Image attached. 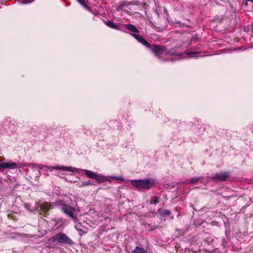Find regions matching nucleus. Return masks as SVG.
<instances>
[{
	"label": "nucleus",
	"instance_id": "23",
	"mask_svg": "<svg viewBox=\"0 0 253 253\" xmlns=\"http://www.w3.org/2000/svg\"><path fill=\"white\" fill-rule=\"evenodd\" d=\"M186 54L187 55H190V56H195V54H196V52L190 51V52H187Z\"/></svg>",
	"mask_w": 253,
	"mask_h": 253
},
{
	"label": "nucleus",
	"instance_id": "16",
	"mask_svg": "<svg viewBox=\"0 0 253 253\" xmlns=\"http://www.w3.org/2000/svg\"><path fill=\"white\" fill-rule=\"evenodd\" d=\"M89 185H94V183L91 182L90 180H87L86 181H83L81 183V185L79 186L80 187L86 186Z\"/></svg>",
	"mask_w": 253,
	"mask_h": 253
},
{
	"label": "nucleus",
	"instance_id": "25",
	"mask_svg": "<svg viewBox=\"0 0 253 253\" xmlns=\"http://www.w3.org/2000/svg\"><path fill=\"white\" fill-rule=\"evenodd\" d=\"M247 1H252L253 2V0H247Z\"/></svg>",
	"mask_w": 253,
	"mask_h": 253
},
{
	"label": "nucleus",
	"instance_id": "4",
	"mask_svg": "<svg viewBox=\"0 0 253 253\" xmlns=\"http://www.w3.org/2000/svg\"><path fill=\"white\" fill-rule=\"evenodd\" d=\"M46 170H49L50 171H52L53 169H58L62 170L63 171H71V172H76L77 171V169L75 168H73L71 167H66L63 166H58L57 165L55 167H50V166H45Z\"/></svg>",
	"mask_w": 253,
	"mask_h": 253
},
{
	"label": "nucleus",
	"instance_id": "7",
	"mask_svg": "<svg viewBox=\"0 0 253 253\" xmlns=\"http://www.w3.org/2000/svg\"><path fill=\"white\" fill-rule=\"evenodd\" d=\"M51 209V205L47 202L42 203L36 206V210L40 212V214H46Z\"/></svg>",
	"mask_w": 253,
	"mask_h": 253
},
{
	"label": "nucleus",
	"instance_id": "6",
	"mask_svg": "<svg viewBox=\"0 0 253 253\" xmlns=\"http://www.w3.org/2000/svg\"><path fill=\"white\" fill-rule=\"evenodd\" d=\"M152 51L155 54V56L160 58L161 55L167 51V48L163 45H160L158 44H154Z\"/></svg>",
	"mask_w": 253,
	"mask_h": 253
},
{
	"label": "nucleus",
	"instance_id": "1",
	"mask_svg": "<svg viewBox=\"0 0 253 253\" xmlns=\"http://www.w3.org/2000/svg\"><path fill=\"white\" fill-rule=\"evenodd\" d=\"M58 204L60 206V209L63 213L72 220L75 222L77 221L78 218L76 213V209L74 208L65 204L62 201H58Z\"/></svg>",
	"mask_w": 253,
	"mask_h": 253
},
{
	"label": "nucleus",
	"instance_id": "3",
	"mask_svg": "<svg viewBox=\"0 0 253 253\" xmlns=\"http://www.w3.org/2000/svg\"><path fill=\"white\" fill-rule=\"evenodd\" d=\"M54 242H57L60 244L68 245L73 244V241L69 238L66 235L63 233H58L52 237Z\"/></svg>",
	"mask_w": 253,
	"mask_h": 253
},
{
	"label": "nucleus",
	"instance_id": "26",
	"mask_svg": "<svg viewBox=\"0 0 253 253\" xmlns=\"http://www.w3.org/2000/svg\"><path fill=\"white\" fill-rule=\"evenodd\" d=\"M252 29H253V24H252Z\"/></svg>",
	"mask_w": 253,
	"mask_h": 253
},
{
	"label": "nucleus",
	"instance_id": "22",
	"mask_svg": "<svg viewBox=\"0 0 253 253\" xmlns=\"http://www.w3.org/2000/svg\"><path fill=\"white\" fill-rule=\"evenodd\" d=\"M75 228L77 230L82 231V229L81 228V224L80 223L77 224L75 225Z\"/></svg>",
	"mask_w": 253,
	"mask_h": 253
},
{
	"label": "nucleus",
	"instance_id": "5",
	"mask_svg": "<svg viewBox=\"0 0 253 253\" xmlns=\"http://www.w3.org/2000/svg\"><path fill=\"white\" fill-rule=\"evenodd\" d=\"M84 173L88 177L96 179L98 183L103 182L106 181L105 177L98 175L91 170L85 169L84 170Z\"/></svg>",
	"mask_w": 253,
	"mask_h": 253
},
{
	"label": "nucleus",
	"instance_id": "2",
	"mask_svg": "<svg viewBox=\"0 0 253 253\" xmlns=\"http://www.w3.org/2000/svg\"><path fill=\"white\" fill-rule=\"evenodd\" d=\"M153 181L149 179L134 180L131 182L132 184L139 189H149L153 184Z\"/></svg>",
	"mask_w": 253,
	"mask_h": 253
},
{
	"label": "nucleus",
	"instance_id": "9",
	"mask_svg": "<svg viewBox=\"0 0 253 253\" xmlns=\"http://www.w3.org/2000/svg\"><path fill=\"white\" fill-rule=\"evenodd\" d=\"M20 167L19 164L14 162H3L0 163V168H16Z\"/></svg>",
	"mask_w": 253,
	"mask_h": 253
},
{
	"label": "nucleus",
	"instance_id": "13",
	"mask_svg": "<svg viewBox=\"0 0 253 253\" xmlns=\"http://www.w3.org/2000/svg\"><path fill=\"white\" fill-rule=\"evenodd\" d=\"M132 253H148V252L143 248L136 247Z\"/></svg>",
	"mask_w": 253,
	"mask_h": 253
},
{
	"label": "nucleus",
	"instance_id": "19",
	"mask_svg": "<svg viewBox=\"0 0 253 253\" xmlns=\"http://www.w3.org/2000/svg\"><path fill=\"white\" fill-rule=\"evenodd\" d=\"M132 36L134 37L136 40H137L139 42H140L141 40L143 39V38L138 34H133L132 35Z\"/></svg>",
	"mask_w": 253,
	"mask_h": 253
},
{
	"label": "nucleus",
	"instance_id": "20",
	"mask_svg": "<svg viewBox=\"0 0 253 253\" xmlns=\"http://www.w3.org/2000/svg\"><path fill=\"white\" fill-rule=\"evenodd\" d=\"M79 2L84 7H87V5L85 1V0H81L79 1Z\"/></svg>",
	"mask_w": 253,
	"mask_h": 253
},
{
	"label": "nucleus",
	"instance_id": "8",
	"mask_svg": "<svg viewBox=\"0 0 253 253\" xmlns=\"http://www.w3.org/2000/svg\"><path fill=\"white\" fill-rule=\"evenodd\" d=\"M229 176L228 172H221L216 173L212 176L211 179L217 181H225Z\"/></svg>",
	"mask_w": 253,
	"mask_h": 253
},
{
	"label": "nucleus",
	"instance_id": "24",
	"mask_svg": "<svg viewBox=\"0 0 253 253\" xmlns=\"http://www.w3.org/2000/svg\"><path fill=\"white\" fill-rule=\"evenodd\" d=\"M25 2H30L31 1V0H24Z\"/></svg>",
	"mask_w": 253,
	"mask_h": 253
},
{
	"label": "nucleus",
	"instance_id": "17",
	"mask_svg": "<svg viewBox=\"0 0 253 253\" xmlns=\"http://www.w3.org/2000/svg\"><path fill=\"white\" fill-rule=\"evenodd\" d=\"M25 207L26 209H27L28 210L30 211L36 210V207L35 208H32L31 205L30 204L25 203Z\"/></svg>",
	"mask_w": 253,
	"mask_h": 253
},
{
	"label": "nucleus",
	"instance_id": "15",
	"mask_svg": "<svg viewBox=\"0 0 253 253\" xmlns=\"http://www.w3.org/2000/svg\"><path fill=\"white\" fill-rule=\"evenodd\" d=\"M159 203V197L157 196L152 197L151 200L150 202V204H157Z\"/></svg>",
	"mask_w": 253,
	"mask_h": 253
},
{
	"label": "nucleus",
	"instance_id": "21",
	"mask_svg": "<svg viewBox=\"0 0 253 253\" xmlns=\"http://www.w3.org/2000/svg\"><path fill=\"white\" fill-rule=\"evenodd\" d=\"M198 179H199L198 178H196V177L192 178L190 179L189 183L191 184H193V183H195L196 182H197L198 180Z\"/></svg>",
	"mask_w": 253,
	"mask_h": 253
},
{
	"label": "nucleus",
	"instance_id": "27",
	"mask_svg": "<svg viewBox=\"0 0 253 253\" xmlns=\"http://www.w3.org/2000/svg\"><path fill=\"white\" fill-rule=\"evenodd\" d=\"M116 179H121V178H118H118H116Z\"/></svg>",
	"mask_w": 253,
	"mask_h": 253
},
{
	"label": "nucleus",
	"instance_id": "18",
	"mask_svg": "<svg viewBox=\"0 0 253 253\" xmlns=\"http://www.w3.org/2000/svg\"><path fill=\"white\" fill-rule=\"evenodd\" d=\"M140 42L142 44L144 45L145 46H146L147 47H150V43L147 41H146L144 39H143H143L142 40H141Z\"/></svg>",
	"mask_w": 253,
	"mask_h": 253
},
{
	"label": "nucleus",
	"instance_id": "10",
	"mask_svg": "<svg viewBox=\"0 0 253 253\" xmlns=\"http://www.w3.org/2000/svg\"><path fill=\"white\" fill-rule=\"evenodd\" d=\"M125 27L130 32L134 33L139 32V30L136 28V27L134 25L131 24H126L125 25Z\"/></svg>",
	"mask_w": 253,
	"mask_h": 253
},
{
	"label": "nucleus",
	"instance_id": "11",
	"mask_svg": "<svg viewBox=\"0 0 253 253\" xmlns=\"http://www.w3.org/2000/svg\"><path fill=\"white\" fill-rule=\"evenodd\" d=\"M158 212L162 216H169L171 214L170 211L166 209H159Z\"/></svg>",
	"mask_w": 253,
	"mask_h": 253
},
{
	"label": "nucleus",
	"instance_id": "12",
	"mask_svg": "<svg viewBox=\"0 0 253 253\" xmlns=\"http://www.w3.org/2000/svg\"><path fill=\"white\" fill-rule=\"evenodd\" d=\"M106 24L109 27L114 29L118 30L120 28V26L118 24L114 23L113 22H111L110 21L106 22Z\"/></svg>",
	"mask_w": 253,
	"mask_h": 253
},
{
	"label": "nucleus",
	"instance_id": "14",
	"mask_svg": "<svg viewBox=\"0 0 253 253\" xmlns=\"http://www.w3.org/2000/svg\"><path fill=\"white\" fill-rule=\"evenodd\" d=\"M166 54L169 55L170 56H172V55H175V56H182V54L181 53H176L174 51V49H171L169 50H167V51H166Z\"/></svg>",
	"mask_w": 253,
	"mask_h": 253
}]
</instances>
